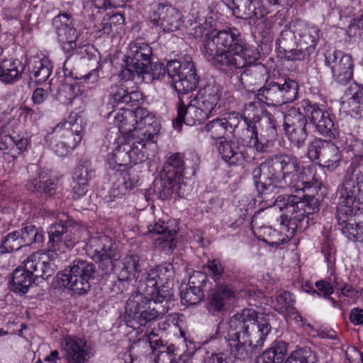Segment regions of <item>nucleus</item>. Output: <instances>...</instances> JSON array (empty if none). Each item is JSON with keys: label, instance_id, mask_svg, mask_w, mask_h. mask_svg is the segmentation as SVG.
Segmentation results:
<instances>
[{"label": "nucleus", "instance_id": "4c0bfd02", "mask_svg": "<svg viewBox=\"0 0 363 363\" xmlns=\"http://www.w3.org/2000/svg\"><path fill=\"white\" fill-rule=\"evenodd\" d=\"M287 352L283 341H274L257 359L256 363H282Z\"/></svg>", "mask_w": 363, "mask_h": 363}, {"label": "nucleus", "instance_id": "bf43d9fd", "mask_svg": "<svg viewBox=\"0 0 363 363\" xmlns=\"http://www.w3.org/2000/svg\"><path fill=\"white\" fill-rule=\"evenodd\" d=\"M27 189L33 192L44 193L45 191V184L40 178H35L27 184Z\"/></svg>", "mask_w": 363, "mask_h": 363}, {"label": "nucleus", "instance_id": "393cba45", "mask_svg": "<svg viewBox=\"0 0 363 363\" xmlns=\"http://www.w3.org/2000/svg\"><path fill=\"white\" fill-rule=\"evenodd\" d=\"M150 232L160 235L155 239L156 245L166 253H170L177 245L175 236L179 228L174 220H159L149 230Z\"/></svg>", "mask_w": 363, "mask_h": 363}, {"label": "nucleus", "instance_id": "69168bd1", "mask_svg": "<svg viewBox=\"0 0 363 363\" xmlns=\"http://www.w3.org/2000/svg\"><path fill=\"white\" fill-rule=\"evenodd\" d=\"M33 101L35 104H40L45 100V91L42 88H37L34 90L32 96Z\"/></svg>", "mask_w": 363, "mask_h": 363}, {"label": "nucleus", "instance_id": "0e129e2a", "mask_svg": "<svg viewBox=\"0 0 363 363\" xmlns=\"http://www.w3.org/2000/svg\"><path fill=\"white\" fill-rule=\"evenodd\" d=\"M336 287L341 291V294L346 297H352L355 294V290L352 286L347 284H340L337 281Z\"/></svg>", "mask_w": 363, "mask_h": 363}, {"label": "nucleus", "instance_id": "423d86ee", "mask_svg": "<svg viewBox=\"0 0 363 363\" xmlns=\"http://www.w3.org/2000/svg\"><path fill=\"white\" fill-rule=\"evenodd\" d=\"M113 123L122 137L133 138L143 147L155 145L161 129L154 116L144 108L135 111L121 108L115 114Z\"/></svg>", "mask_w": 363, "mask_h": 363}, {"label": "nucleus", "instance_id": "09e8293b", "mask_svg": "<svg viewBox=\"0 0 363 363\" xmlns=\"http://www.w3.org/2000/svg\"><path fill=\"white\" fill-rule=\"evenodd\" d=\"M181 298L186 304L195 305L201 301L203 293L200 286H190L185 291L182 292Z\"/></svg>", "mask_w": 363, "mask_h": 363}, {"label": "nucleus", "instance_id": "9b49d317", "mask_svg": "<svg viewBox=\"0 0 363 363\" xmlns=\"http://www.w3.org/2000/svg\"><path fill=\"white\" fill-rule=\"evenodd\" d=\"M95 272L94 265L83 260H74L69 269L57 275V281L62 287L73 292L82 294L90 289L89 281Z\"/></svg>", "mask_w": 363, "mask_h": 363}, {"label": "nucleus", "instance_id": "f257e3e1", "mask_svg": "<svg viewBox=\"0 0 363 363\" xmlns=\"http://www.w3.org/2000/svg\"><path fill=\"white\" fill-rule=\"evenodd\" d=\"M213 26L210 13H191L186 22L187 33L196 39L206 33L203 42V54L214 66L230 70L242 69L255 64L260 53L253 45L245 44L240 32L235 28L220 30L209 29Z\"/></svg>", "mask_w": 363, "mask_h": 363}, {"label": "nucleus", "instance_id": "f03ea898", "mask_svg": "<svg viewBox=\"0 0 363 363\" xmlns=\"http://www.w3.org/2000/svg\"><path fill=\"white\" fill-rule=\"evenodd\" d=\"M173 274L170 263H164L152 268L143 274L138 282V291L128 299L125 314L128 321H134L140 326L159 318L164 314L167 308L160 306L171 299L173 293L168 282Z\"/></svg>", "mask_w": 363, "mask_h": 363}, {"label": "nucleus", "instance_id": "4be33fe9", "mask_svg": "<svg viewBox=\"0 0 363 363\" xmlns=\"http://www.w3.org/2000/svg\"><path fill=\"white\" fill-rule=\"evenodd\" d=\"M264 120L267 128L264 133L259 134L258 125H250L245 128L247 145L258 152H263L277 136V125L273 117L268 116Z\"/></svg>", "mask_w": 363, "mask_h": 363}, {"label": "nucleus", "instance_id": "7c9ffc66", "mask_svg": "<svg viewBox=\"0 0 363 363\" xmlns=\"http://www.w3.org/2000/svg\"><path fill=\"white\" fill-rule=\"evenodd\" d=\"M152 52V48L148 44L141 40H135L129 45L126 59L132 64L134 63L140 67L143 65V68L149 72V62Z\"/></svg>", "mask_w": 363, "mask_h": 363}, {"label": "nucleus", "instance_id": "37998d69", "mask_svg": "<svg viewBox=\"0 0 363 363\" xmlns=\"http://www.w3.org/2000/svg\"><path fill=\"white\" fill-rule=\"evenodd\" d=\"M23 247L18 231L14 230L2 236L0 244V253H11Z\"/></svg>", "mask_w": 363, "mask_h": 363}, {"label": "nucleus", "instance_id": "c9c22d12", "mask_svg": "<svg viewBox=\"0 0 363 363\" xmlns=\"http://www.w3.org/2000/svg\"><path fill=\"white\" fill-rule=\"evenodd\" d=\"M347 100L342 102V107L352 117L359 116L363 111V92L360 86L352 84L345 94Z\"/></svg>", "mask_w": 363, "mask_h": 363}, {"label": "nucleus", "instance_id": "f3484780", "mask_svg": "<svg viewBox=\"0 0 363 363\" xmlns=\"http://www.w3.org/2000/svg\"><path fill=\"white\" fill-rule=\"evenodd\" d=\"M194 160L195 163L189 167L186 162L184 161L182 154L174 153L168 158L164 167V173L170 175V177H174L176 179L179 180L176 191L180 197L187 195L189 191V188L187 186L186 182H184V179H187L195 175L198 167L197 162L199 159L195 156L192 160Z\"/></svg>", "mask_w": 363, "mask_h": 363}, {"label": "nucleus", "instance_id": "1a4fd4ad", "mask_svg": "<svg viewBox=\"0 0 363 363\" xmlns=\"http://www.w3.org/2000/svg\"><path fill=\"white\" fill-rule=\"evenodd\" d=\"M167 73L171 83L179 96L194 91L199 84V78L191 56L185 55L179 60H172L167 64Z\"/></svg>", "mask_w": 363, "mask_h": 363}, {"label": "nucleus", "instance_id": "0eeeda50", "mask_svg": "<svg viewBox=\"0 0 363 363\" xmlns=\"http://www.w3.org/2000/svg\"><path fill=\"white\" fill-rule=\"evenodd\" d=\"M45 255L43 250L34 252L24 262V267H18L13 272L8 284L11 291L22 296L28 293L33 285L43 282Z\"/></svg>", "mask_w": 363, "mask_h": 363}, {"label": "nucleus", "instance_id": "ea45409f", "mask_svg": "<svg viewBox=\"0 0 363 363\" xmlns=\"http://www.w3.org/2000/svg\"><path fill=\"white\" fill-rule=\"evenodd\" d=\"M179 180L165 173L161 174L160 179L156 182L155 191L159 199L166 200L170 198L174 193L178 195L176 189Z\"/></svg>", "mask_w": 363, "mask_h": 363}, {"label": "nucleus", "instance_id": "5fc2aeb1", "mask_svg": "<svg viewBox=\"0 0 363 363\" xmlns=\"http://www.w3.org/2000/svg\"><path fill=\"white\" fill-rule=\"evenodd\" d=\"M208 269L211 274L217 279L223 273V269L219 260L213 259L208 262Z\"/></svg>", "mask_w": 363, "mask_h": 363}, {"label": "nucleus", "instance_id": "cd10ccee", "mask_svg": "<svg viewBox=\"0 0 363 363\" xmlns=\"http://www.w3.org/2000/svg\"><path fill=\"white\" fill-rule=\"evenodd\" d=\"M139 176L133 167L114 174V181L111 189V196L121 198L138 185Z\"/></svg>", "mask_w": 363, "mask_h": 363}, {"label": "nucleus", "instance_id": "7ed1b4c3", "mask_svg": "<svg viewBox=\"0 0 363 363\" xmlns=\"http://www.w3.org/2000/svg\"><path fill=\"white\" fill-rule=\"evenodd\" d=\"M256 189L262 195L277 194L278 189L290 187L296 191L318 186L316 167H300L299 160L293 155L279 154L254 169Z\"/></svg>", "mask_w": 363, "mask_h": 363}, {"label": "nucleus", "instance_id": "3c124183", "mask_svg": "<svg viewBox=\"0 0 363 363\" xmlns=\"http://www.w3.org/2000/svg\"><path fill=\"white\" fill-rule=\"evenodd\" d=\"M125 62L126 66L121 70L120 74L122 79L128 81L134 79L135 76L143 75L149 72L143 68V65L140 67L134 63L132 65L127 59Z\"/></svg>", "mask_w": 363, "mask_h": 363}, {"label": "nucleus", "instance_id": "6e6d98bb", "mask_svg": "<svg viewBox=\"0 0 363 363\" xmlns=\"http://www.w3.org/2000/svg\"><path fill=\"white\" fill-rule=\"evenodd\" d=\"M350 150L353 152L355 162H359L363 157V140H355L350 145Z\"/></svg>", "mask_w": 363, "mask_h": 363}, {"label": "nucleus", "instance_id": "e433bc0d", "mask_svg": "<svg viewBox=\"0 0 363 363\" xmlns=\"http://www.w3.org/2000/svg\"><path fill=\"white\" fill-rule=\"evenodd\" d=\"M234 297L235 292L228 286H217L209 297L208 309L209 311L220 312L224 309L229 301Z\"/></svg>", "mask_w": 363, "mask_h": 363}, {"label": "nucleus", "instance_id": "5701e85b", "mask_svg": "<svg viewBox=\"0 0 363 363\" xmlns=\"http://www.w3.org/2000/svg\"><path fill=\"white\" fill-rule=\"evenodd\" d=\"M284 128L286 136L292 144L300 147L304 144L308 137L306 117L296 109H291L286 116H284Z\"/></svg>", "mask_w": 363, "mask_h": 363}, {"label": "nucleus", "instance_id": "de8ad7c7", "mask_svg": "<svg viewBox=\"0 0 363 363\" xmlns=\"http://www.w3.org/2000/svg\"><path fill=\"white\" fill-rule=\"evenodd\" d=\"M261 109L257 107L256 104L250 102L245 106L241 118L244 120L246 128L250 125H257L260 119Z\"/></svg>", "mask_w": 363, "mask_h": 363}, {"label": "nucleus", "instance_id": "ddd939ff", "mask_svg": "<svg viewBox=\"0 0 363 363\" xmlns=\"http://www.w3.org/2000/svg\"><path fill=\"white\" fill-rule=\"evenodd\" d=\"M359 186L357 181L349 177L345 179L339 189V201L337 206V218L340 224L350 222L360 210L357 199Z\"/></svg>", "mask_w": 363, "mask_h": 363}, {"label": "nucleus", "instance_id": "412c9836", "mask_svg": "<svg viewBox=\"0 0 363 363\" xmlns=\"http://www.w3.org/2000/svg\"><path fill=\"white\" fill-rule=\"evenodd\" d=\"M196 103L194 99L189 101V98L185 101L184 98L179 96L177 108V116L173 121V127L175 130L180 131L183 123L194 125L208 118Z\"/></svg>", "mask_w": 363, "mask_h": 363}, {"label": "nucleus", "instance_id": "a878e982", "mask_svg": "<svg viewBox=\"0 0 363 363\" xmlns=\"http://www.w3.org/2000/svg\"><path fill=\"white\" fill-rule=\"evenodd\" d=\"M220 96L221 89L219 85L208 84L199 91L194 99L208 118L218 113Z\"/></svg>", "mask_w": 363, "mask_h": 363}, {"label": "nucleus", "instance_id": "680f3d73", "mask_svg": "<svg viewBox=\"0 0 363 363\" xmlns=\"http://www.w3.org/2000/svg\"><path fill=\"white\" fill-rule=\"evenodd\" d=\"M14 137L10 135H5L0 138V150L4 153L10 150L12 145H14Z\"/></svg>", "mask_w": 363, "mask_h": 363}, {"label": "nucleus", "instance_id": "bb28decb", "mask_svg": "<svg viewBox=\"0 0 363 363\" xmlns=\"http://www.w3.org/2000/svg\"><path fill=\"white\" fill-rule=\"evenodd\" d=\"M65 342V358L68 363H88L94 356L91 347L83 338L67 337Z\"/></svg>", "mask_w": 363, "mask_h": 363}, {"label": "nucleus", "instance_id": "79ce46f5", "mask_svg": "<svg viewBox=\"0 0 363 363\" xmlns=\"http://www.w3.org/2000/svg\"><path fill=\"white\" fill-rule=\"evenodd\" d=\"M228 127L236 128L235 123H228L227 118L215 119L209 122L205 125L204 130L209 134L212 139H222Z\"/></svg>", "mask_w": 363, "mask_h": 363}, {"label": "nucleus", "instance_id": "052dcab7", "mask_svg": "<svg viewBox=\"0 0 363 363\" xmlns=\"http://www.w3.org/2000/svg\"><path fill=\"white\" fill-rule=\"evenodd\" d=\"M127 0H94V6L99 9H107L116 6L118 1L125 2Z\"/></svg>", "mask_w": 363, "mask_h": 363}, {"label": "nucleus", "instance_id": "473e14b6", "mask_svg": "<svg viewBox=\"0 0 363 363\" xmlns=\"http://www.w3.org/2000/svg\"><path fill=\"white\" fill-rule=\"evenodd\" d=\"M142 99L143 94L140 91H128L123 85H115L111 88L109 104L113 106L122 104L133 106L138 105Z\"/></svg>", "mask_w": 363, "mask_h": 363}, {"label": "nucleus", "instance_id": "aec40b11", "mask_svg": "<svg viewBox=\"0 0 363 363\" xmlns=\"http://www.w3.org/2000/svg\"><path fill=\"white\" fill-rule=\"evenodd\" d=\"M150 19L155 26L164 33L176 31L184 23L182 13L169 5H158L150 16Z\"/></svg>", "mask_w": 363, "mask_h": 363}, {"label": "nucleus", "instance_id": "9d476101", "mask_svg": "<svg viewBox=\"0 0 363 363\" xmlns=\"http://www.w3.org/2000/svg\"><path fill=\"white\" fill-rule=\"evenodd\" d=\"M86 125L83 113L80 111L72 112L66 121L56 125L54 132L60 133L62 131L65 140L52 144L51 148L55 154L63 157L74 149L82 141Z\"/></svg>", "mask_w": 363, "mask_h": 363}, {"label": "nucleus", "instance_id": "864d4df0", "mask_svg": "<svg viewBox=\"0 0 363 363\" xmlns=\"http://www.w3.org/2000/svg\"><path fill=\"white\" fill-rule=\"evenodd\" d=\"M66 228L62 223H55L51 224L50 227L49 238L50 242H55L60 240L61 235L65 232Z\"/></svg>", "mask_w": 363, "mask_h": 363}, {"label": "nucleus", "instance_id": "39448f33", "mask_svg": "<svg viewBox=\"0 0 363 363\" xmlns=\"http://www.w3.org/2000/svg\"><path fill=\"white\" fill-rule=\"evenodd\" d=\"M307 201H303L297 195L279 196L274 201V207L284 213L279 222V230L264 227L263 235H257L259 240L267 242L272 247H278L289 242L298 230V225L306 218L305 213H310L306 207Z\"/></svg>", "mask_w": 363, "mask_h": 363}, {"label": "nucleus", "instance_id": "b1692460", "mask_svg": "<svg viewBox=\"0 0 363 363\" xmlns=\"http://www.w3.org/2000/svg\"><path fill=\"white\" fill-rule=\"evenodd\" d=\"M302 106L317 131L323 136L330 137L334 130V123L329 113L308 100L303 101Z\"/></svg>", "mask_w": 363, "mask_h": 363}, {"label": "nucleus", "instance_id": "20e7f679", "mask_svg": "<svg viewBox=\"0 0 363 363\" xmlns=\"http://www.w3.org/2000/svg\"><path fill=\"white\" fill-rule=\"evenodd\" d=\"M228 344L230 354L212 353L203 363H232L233 358L246 359L252 351L263 347L272 327L269 315L258 313L252 308H245L230 317Z\"/></svg>", "mask_w": 363, "mask_h": 363}, {"label": "nucleus", "instance_id": "c756f323", "mask_svg": "<svg viewBox=\"0 0 363 363\" xmlns=\"http://www.w3.org/2000/svg\"><path fill=\"white\" fill-rule=\"evenodd\" d=\"M92 176L93 169L89 162H82L76 167L72 176L74 182L72 197L74 199H78L86 194Z\"/></svg>", "mask_w": 363, "mask_h": 363}, {"label": "nucleus", "instance_id": "6e6552de", "mask_svg": "<svg viewBox=\"0 0 363 363\" xmlns=\"http://www.w3.org/2000/svg\"><path fill=\"white\" fill-rule=\"evenodd\" d=\"M320 32L319 28L316 26L294 21L283 29L277 44L281 50H287L291 46L298 45L305 49L315 50L320 38Z\"/></svg>", "mask_w": 363, "mask_h": 363}, {"label": "nucleus", "instance_id": "6ab92c4d", "mask_svg": "<svg viewBox=\"0 0 363 363\" xmlns=\"http://www.w3.org/2000/svg\"><path fill=\"white\" fill-rule=\"evenodd\" d=\"M52 26L57 35L59 43L65 52H70L77 47L78 33L74 28V19L68 13H60L52 20Z\"/></svg>", "mask_w": 363, "mask_h": 363}, {"label": "nucleus", "instance_id": "4468645a", "mask_svg": "<svg viewBox=\"0 0 363 363\" xmlns=\"http://www.w3.org/2000/svg\"><path fill=\"white\" fill-rule=\"evenodd\" d=\"M86 252L91 258L104 267L106 273L114 269L118 259L116 246L112 239L104 234L91 237L86 244Z\"/></svg>", "mask_w": 363, "mask_h": 363}, {"label": "nucleus", "instance_id": "13d9d810", "mask_svg": "<svg viewBox=\"0 0 363 363\" xmlns=\"http://www.w3.org/2000/svg\"><path fill=\"white\" fill-rule=\"evenodd\" d=\"M166 72L167 67H165L162 63L156 62L151 66L150 74L154 79L164 77Z\"/></svg>", "mask_w": 363, "mask_h": 363}, {"label": "nucleus", "instance_id": "58836bf2", "mask_svg": "<svg viewBox=\"0 0 363 363\" xmlns=\"http://www.w3.org/2000/svg\"><path fill=\"white\" fill-rule=\"evenodd\" d=\"M258 9L250 0H233L231 7L234 15L241 18H251L252 16L261 18L267 14V10L265 9L259 12Z\"/></svg>", "mask_w": 363, "mask_h": 363}, {"label": "nucleus", "instance_id": "a211bd4d", "mask_svg": "<svg viewBox=\"0 0 363 363\" xmlns=\"http://www.w3.org/2000/svg\"><path fill=\"white\" fill-rule=\"evenodd\" d=\"M326 65L330 68L333 79L340 84H345L352 79L353 62L350 55L340 50L328 52L325 55Z\"/></svg>", "mask_w": 363, "mask_h": 363}, {"label": "nucleus", "instance_id": "338daca9", "mask_svg": "<svg viewBox=\"0 0 363 363\" xmlns=\"http://www.w3.org/2000/svg\"><path fill=\"white\" fill-rule=\"evenodd\" d=\"M14 145L16 147V149L18 150V152L21 154L25 152L27 149V146L28 145V140L26 138H21L17 139L14 138Z\"/></svg>", "mask_w": 363, "mask_h": 363}, {"label": "nucleus", "instance_id": "f704fd0d", "mask_svg": "<svg viewBox=\"0 0 363 363\" xmlns=\"http://www.w3.org/2000/svg\"><path fill=\"white\" fill-rule=\"evenodd\" d=\"M23 72L21 62L17 59H5L0 61V82L13 84L18 82Z\"/></svg>", "mask_w": 363, "mask_h": 363}, {"label": "nucleus", "instance_id": "2f4dec72", "mask_svg": "<svg viewBox=\"0 0 363 363\" xmlns=\"http://www.w3.org/2000/svg\"><path fill=\"white\" fill-rule=\"evenodd\" d=\"M295 299L292 294L289 291H282L276 296L273 302L274 309L285 318L293 319L296 322H303V318L294 307Z\"/></svg>", "mask_w": 363, "mask_h": 363}, {"label": "nucleus", "instance_id": "c85d7f7f", "mask_svg": "<svg viewBox=\"0 0 363 363\" xmlns=\"http://www.w3.org/2000/svg\"><path fill=\"white\" fill-rule=\"evenodd\" d=\"M139 176L133 167L114 174V181L111 189V196L121 198L138 185Z\"/></svg>", "mask_w": 363, "mask_h": 363}, {"label": "nucleus", "instance_id": "2eb2a0df", "mask_svg": "<svg viewBox=\"0 0 363 363\" xmlns=\"http://www.w3.org/2000/svg\"><path fill=\"white\" fill-rule=\"evenodd\" d=\"M298 84L291 79H285L283 83L267 82L258 90L259 99L268 106H278L293 102L298 96Z\"/></svg>", "mask_w": 363, "mask_h": 363}, {"label": "nucleus", "instance_id": "8fccbe9b", "mask_svg": "<svg viewBox=\"0 0 363 363\" xmlns=\"http://www.w3.org/2000/svg\"><path fill=\"white\" fill-rule=\"evenodd\" d=\"M145 335L147 337L148 342L140 341L138 342L134 343L130 349V355L134 354L137 351L136 349L140 347L141 345H143V347H150L152 349H155L162 345V340L160 338H157L158 335L155 333V331H146Z\"/></svg>", "mask_w": 363, "mask_h": 363}, {"label": "nucleus", "instance_id": "dca6fc26", "mask_svg": "<svg viewBox=\"0 0 363 363\" xmlns=\"http://www.w3.org/2000/svg\"><path fill=\"white\" fill-rule=\"evenodd\" d=\"M307 157L311 161L318 160L323 168L334 171L340 165L342 153L340 148L332 141L319 138L309 143Z\"/></svg>", "mask_w": 363, "mask_h": 363}, {"label": "nucleus", "instance_id": "603ef678", "mask_svg": "<svg viewBox=\"0 0 363 363\" xmlns=\"http://www.w3.org/2000/svg\"><path fill=\"white\" fill-rule=\"evenodd\" d=\"M312 352L308 348L297 349L293 351L284 363H308Z\"/></svg>", "mask_w": 363, "mask_h": 363}, {"label": "nucleus", "instance_id": "e2e57ef3", "mask_svg": "<svg viewBox=\"0 0 363 363\" xmlns=\"http://www.w3.org/2000/svg\"><path fill=\"white\" fill-rule=\"evenodd\" d=\"M297 196L301 198L303 201H307V203H306L307 206L306 207V208L307 209V211H310V213H305L306 218H304V220L303 221L301 222V223H298V228H304L307 227V225H303V223L304 222L305 220H306V224H307L308 221V215L312 213L311 207L310 206V203L313 200V197L308 196V195H306V194H303L302 196Z\"/></svg>", "mask_w": 363, "mask_h": 363}, {"label": "nucleus", "instance_id": "774afa93", "mask_svg": "<svg viewBox=\"0 0 363 363\" xmlns=\"http://www.w3.org/2000/svg\"><path fill=\"white\" fill-rule=\"evenodd\" d=\"M99 31L101 35H108L112 31V26L107 19L104 18L100 23Z\"/></svg>", "mask_w": 363, "mask_h": 363}, {"label": "nucleus", "instance_id": "a18cd8bd", "mask_svg": "<svg viewBox=\"0 0 363 363\" xmlns=\"http://www.w3.org/2000/svg\"><path fill=\"white\" fill-rule=\"evenodd\" d=\"M296 48L291 46L287 50H282L285 53V57L288 60L308 62L311 55L315 52V50L305 49L298 45H296Z\"/></svg>", "mask_w": 363, "mask_h": 363}, {"label": "nucleus", "instance_id": "4d7b16f0", "mask_svg": "<svg viewBox=\"0 0 363 363\" xmlns=\"http://www.w3.org/2000/svg\"><path fill=\"white\" fill-rule=\"evenodd\" d=\"M350 320L354 325L363 324V309L354 308L350 311Z\"/></svg>", "mask_w": 363, "mask_h": 363}, {"label": "nucleus", "instance_id": "49530a36", "mask_svg": "<svg viewBox=\"0 0 363 363\" xmlns=\"http://www.w3.org/2000/svg\"><path fill=\"white\" fill-rule=\"evenodd\" d=\"M337 277L331 275L328 279L317 281L315 284L317 291H313V294L318 296H322L324 298H329L334 293L333 284L336 286Z\"/></svg>", "mask_w": 363, "mask_h": 363}, {"label": "nucleus", "instance_id": "f8f14e48", "mask_svg": "<svg viewBox=\"0 0 363 363\" xmlns=\"http://www.w3.org/2000/svg\"><path fill=\"white\" fill-rule=\"evenodd\" d=\"M116 141L117 146L108 158V163L113 169L143 161L147 157V150L155 145L143 147L133 138L118 137Z\"/></svg>", "mask_w": 363, "mask_h": 363}, {"label": "nucleus", "instance_id": "72a5a7b5", "mask_svg": "<svg viewBox=\"0 0 363 363\" xmlns=\"http://www.w3.org/2000/svg\"><path fill=\"white\" fill-rule=\"evenodd\" d=\"M116 270L118 279L121 281H129L138 279L140 272V259L135 255H127L124 257L118 267L114 266L113 271Z\"/></svg>", "mask_w": 363, "mask_h": 363}, {"label": "nucleus", "instance_id": "a19ab883", "mask_svg": "<svg viewBox=\"0 0 363 363\" xmlns=\"http://www.w3.org/2000/svg\"><path fill=\"white\" fill-rule=\"evenodd\" d=\"M217 148L221 158L229 164H236L243 160L237 145L230 141L223 140L218 143Z\"/></svg>", "mask_w": 363, "mask_h": 363}, {"label": "nucleus", "instance_id": "c03bdc74", "mask_svg": "<svg viewBox=\"0 0 363 363\" xmlns=\"http://www.w3.org/2000/svg\"><path fill=\"white\" fill-rule=\"evenodd\" d=\"M18 231L23 246L29 245L33 242H42L43 241L44 235L43 231L38 232L34 225H27Z\"/></svg>", "mask_w": 363, "mask_h": 363}]
</instances>
